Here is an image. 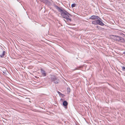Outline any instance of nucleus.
<instances>
[{
	"mask_svg": "<svg viewBox=\"0 0 125 125\" xmlns=\"http://www.w3.org/2000/svg\"><path fill=\"white\" fill-rule=\"evenodd\" d=\"M41 1L43 2L46 5L48 6H50L51 4V3L48 0H42Z\"/></svg>",
	"mask_w": 125,
	"mask_h": 125,
	"instance_id": "39448f33",
	"label": "nucleus"
},
{
	"mask_svg": "<svg viewBox=\"0 0 125 125\" xmlns=\"http://www.w3.org/2000/svg\"><path fill=\"white\" fill-rule=\"evenodd\" d=\"M99 17L98 16L93 15L90 17L89 18L91 19L94 20V21H95L98 18H99Z\"/></svg>",
	"mask_w": 125,
	"mask_h": 125,
	"instance_id": "423d86ee",
	"label": "nucleus"
},
{
	"mask_svg": "<svg viewBox=\"0 0 125 125\" xmlns=\"http://www.w3.org/2000/svg\"><path fill=\"white\" fill-rule=\"evenodd\" d=\"M40 0V1H41V0Z\"/></svg>",
	"mask_w": 125,
	"mask_h": 125,
	"instance_id": "a211bd4d",
	"label": "nucleus"
},
{
	"mask_svg": "<svg viewBox=\"0 0 125 125\" xmlns=\"http://www.w3.org/2000/svg\"><path fill=\"white\" fill-rule=\"evenodd\" d=\"M123 53L125 54V51Z\"/></svg>",
	"mask_w": 125,
	"mask_h": 125,
	"instance_id": "2eb2a0df",
	"label": "nucleus"
},
{
	"mask_svg": "<svg viewBox=\"0 0 125 125\" xmlns=\"http://www.w3.org/2000/svg\"><path fill=\"white\" fill-rule=\"evenodd\" d=\"M76 5V4L75 3H73L71 5V7L72 8H73L75 7Z\"/></svg>",
	"mask_w": 125,
	"mask_h": 125,
	"instance_id": "9b49d317",
	"label": "nucleus"
},
{
	"mask_svg": "<svg viewBox=\"0 0 125 125\" xmlns=\"http://www.w3.org/2000/svg\"><path fill=\"white\" fill-rule=\"evenodd\" d=\"M6 54V52L5 51H3L2 52V53L0 55V56L1 58H3L5 55Z\"/></svg>",
	"mask_w": 125,
	"mask_h": 125,
	"instance_id": "1a4fd4ad",
	"label": "nucleus"
},
{
	"mask_svg": "<svg viewBox=\"0 0 125 125\" xmlns=\"http://www.w3.org/2000/svg\"><path fill=\"white\" fill-rule=\"evenodd\" d=\"M4 71H4V72H3V73H5L4 72Z\"/></svg>",
	"mask_w": 125,
	"mask_h": 125,
	"instance_id": "dca6fc26",
	"label": "nucleus"
},
{
	"mask_svg": "<svg viewBox=\"0 0 125 125\" xmlns=\"http://www.w3.org/2000/svg\"><path fill=\"white\" fill-rule=\"evenodd\" d=\"M67 90L68 94H69L70 92V88L69 87L67 88Z\"/></svg>",
	"mask_w": 125,
	"mask_h": 125,
	"instance_id": "9d476101",
	"label": "nucleus"
},
{
	"mask_svg": "<svg viewBox=\"0 0 125 125\" xmlns=\"http://www.w3.org/2000/svg\"><path fill=\"white\" fill-rule=\"evenodd\" d=\"M122 70L124 71H125V66H123L122 67Z\"/></svg>",
	"mask_w": 125,
	"mask_h": 125,
	"instance_id": "f8f14e48",
	"label": "nucleus"
},
{
	"mask_svg": "<svg viewBox=\"0 0 125 125\" xmlns=\"http://www.w3.org/2000/svg\"><path fill=\"white\" fill-rule=\"evenodd\" d=\"M58 93L59 95H60L61 96H62V95H63V94H62L59 91H58Z\"/></svg>",
	"mask_w": 125,
	"mask_h": 125,
	"instance_id": "ddd939ff",
	"label": "nucleus"
},
{
	"mask_svg": "<svg viewBox=\"0 0 125 125\" xmlns=\"http://www.w3.org/2000/svg\"><path fill=\"white\" fill-rule=\"evenodd\" d=\"M51 79L52 81L53 82L57 84L59 82V80L56 76H52Z\"/></svg>",
	"mask_w": 125,
	"mask_h": 125,
	"instance_id": "20e7f679",
	"label": "nucleus"
},
{
	"mask_svg": "<svg viewBox=\"0 0 125 125\" xmlns=\"http://www.w3.org/2000/svg\"><path fill=\"white\" fill-rule=\"evenodd\" d=\"M41 72L42 73V76H46L47 73L43 70L42 69L41 70Z\"/></svg>",
	"mask_w": 125,
	"mask_h": 125,
	"instance_id": "0eeeda50",
	"label": "nucleus"
},
{
	"mask_svg": "<svg viewBox=\"0 0 125 125\" xmlns=\"http://www.w3.org/2000/svg\"><path fill=\"white\" fill-rule=\"evenodd\" d=\"M82 67H81V66L80 67H79V68H82Z\"/></svg>",
	"mask_w": 125,
	"mask_h": 125,
	"instance_id": "4468645a",
	"label": "nucleus"
},
{
	"mask_svg": "<svg viewBox=\"0 0 125 125\" xmlns=\"http://www.w3.org/2000/svg\"><path fill=\"white\" fill-rule=\"evenodd\" d=\"M55 7L58 11L61 13V15L64 18L66 19L67 21H71L72 20L71 18H70L69 16H72V15L70 14H69L67 11L65 10L62 9L60 8L57 6H55Z\"/></svg>",
	"mask_w": 125,
	"mask_h": 125,
	"instance_id": "f257e3e1",
	"label": "nucleus"
},
{
	"mask_svg": "<svg viewBox=\"0 0 125 125\" xmlns=\"http://www.w3.org/2000/svg\"><path fill=\"white\" fill-rule=\"evenodd\" d=\"M68 104L67 102L66 101H64L63 103V105L66 108Z\"/></svg>",
	"mask_w": 125,
	"mask_h": 125,
	"instance_id": "6e6552de",
	"label": "nucleus"
},
{
	"mask_svg": "<svg viewBox=\"0 0 125 125\" xmlns=\"http://www.w3.org/2000/svg\"><path fill=\"white\" fill-rule=\"evenodd\" d=\"M114 39L116 41L119 42H125L123 38L117 36H115L114 38Z\"/></svg>",
	"mask_w": 125,
	"mask_h": 125,
	"instance_id": "7ed1b4c3",
	"label": "nucleus"
},
{
	"mask_svg": "<svg viewBox=\"0 0 125 125\" xmlns=\"http://www.w3.org/2000/svg\"><path fill=\"white\" fill-rule=\"evenodd\" d=\"M101 20H102L99 17V18H98L95 21H93L92 23L94 25L98 24L102 26H104V24L101 21Z\"/></svg>",
	"mask_w": 125,
	"mask_h": 125,
	"instance_id": "f03ea898",
	"label": "nucleus"
},
{
	"mask_svg": "<svg viewBox=\"0 0 125 125\" xmlns=\"http://www.w3.org/2000/svg\"><path fill=\"white\" fill-rule=\"evenodd\" d=\"M76 125H77V124H76Z\"/></svg>",
	"mask_w": 125,
	"mask_h": 125,
	"instance_id": "f3484780",
	"label": "nucleus"
}]
</instances>
